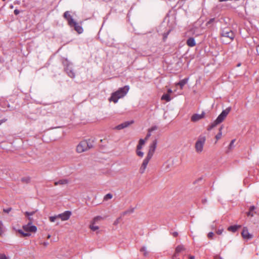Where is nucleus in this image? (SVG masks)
<instances>
[{
	"mask_svg": "<svg viewBox=\"0 0 259 259\" xmlns=\"http://www.w3.org/2000/svg\"><path fill=\"white\" fill-rule=\"evenodd\" d=\"M231 110V108L229 107L225 110L222 111L221 114L218 116L217 119L207 127V130L210 131L216 126L218 124L221 123L223 121L227 115L229 114Z\"/></svg>",
	"mask_w": 259,
	"mask_h": 259,
	"instance_id": "obj_1",
	"label": "nucleus"
},
{
	"mask_svg": "<svg viewBox=\"0 0 259 259\" xmlns=\"http://www.w3.org/2000/svg\"><path fill=\"white\" fill-rule=\"evenodd\" d=\"M129 89L128 85L119 88L117 91L112 94L110 100L114 103H117L119 98L123 97L127 94Z\"/></svg>",
	"mask_w": 259,
	"mask_h": 259,
	"instance_id": "obj_2",
	"label": "nucleus"
},
{
	"mask_svg": "<svg viewBox=\"0 0 259 259\" xmlns=\"http://www.w3.org/2000/svg\"><path fill=\"white\" fill-rule=\"evenodd\" d=\"M64 17L68 21V24L70 27H73L75 30L78 33H81L83 32V29L80 25L77 23L72 18L70 14V12L66 11L64 13Z\"/></svg>",
	"mask_w": 259,
	"mask_h": 259,
	"instance_id": "obj_3",
	"label": "nucleus"
},
{
	"mask_svg": "<svg viewBox=\"0 0 259 259\" xmlns=\"http://www.w3.org/2000/svg\"><path fill=\"white\" fill-rule=\"evenodd\" d=\"M93 142L94 140L91 139L81 141L76 147V151L78 153H82L92 148L93 147Z\"/></svg>",
	"mask_w": 259,
	"mask_h": 259,
	"instance_id": "obj_4",
	"label": "nucleus"
},
{
	"mask_svg": "<svg viewBox=\"0 0 259 259\" xmlns=\"http://www.w3.org/2000/svg\"><path fill=\"white\" fill-rule=\"evenodd\" d=\"M234 37V34L229 28H226L221 32V40L224 44L229 43Z\"/></svg>",
	"mask_w": 259,
	"mask_h": 259,
	"instance_id": "obj_5",
	"label": "nucleus"
},
{
	"mask_svg": "<svg viewBox=\"0 0 259 259\" xmlns=\"http://www.w3.org/2000/svg\"><path fill=\"white\" fill-rule=\"evenodd\" d=\"M62 64L64 69L67 74L71 78H74L75 73L72 68V63L70 62L67 58H62Z\"/></svg>",
	"mask_w": 259,
	"mask_h": 259,
	"instance_id": "obj_6",
	"label": "nucleus"
},
{
	"mask_svg": "<svg viewBox=\"0 0 259 259\" xmlns=\"http://www.w3.org/2000/svg\"><path fill=\"white\" fill-rule=\"evenodd\" d=\"M205 141L206 138L205 136L200 135L198 137L195 145V150L197 153H200L202 151Z\"/></svg>",
	"mask_w": 259,
	"mask_h": 259,
	"instance_id": "obj_7",
	"label": "nucleus"
},
{
	"mask_svg": "<svg viewBox=\"0 0 259 259\" xmlns=\"http://www.w3.org/2000/svg\"><path fill=\"white\" fill-rule=\"evenodd\" d=\"M29 222L27 225H24L23 229L26 231L28 232H35L37 230V228L35 226L32 225V219L29 218Z\"/></svg>",
	"mask_w": 259,
	"mask_h": 259,
	"instance_id": "obj_8",
	"label": "nucleus"
},
{
	"mask_svg": "<svg viewBox=\"0 0 259 259\" xmlns=\"http://www.w3.org/2000/svg\"><path fill=\"white\" fill-rule=\"evenodd\" d=\"M71 215V212L69 210H67L64 211L63 213L59 214L57 215L58 218L61 219L62 221H67L68 220Z\"/></svg>",
	"mask_w": 259,
	"mask_h": 259,
	"instance_id": "obj_9",
	"label": "nucleus"
},
{
	"mask_svg": "<svg viewBox=\"0 0 259 259\" xmlns=\"http://www.w3.org/2000/svg\"><path fill=\"white\" fill-rule=\"evenodd\" d=\"M185 249V247L183 245H178L176 248L175 253L172 256V259H180L179 257V253Z\"/></svg>",
	"mask_w": 259,
	"mask_h": 259,
	"instance_id": "obj_10",
	"label": "nucleus"
},
{
	"mask_svg": "<svg viewBox=\"0 0 259 259\" xmlns=\"http://www.w3.org/2000/svg\"><path fill=\"white\" fill-rule=\"evenodd\" d=\"M205 116V112L203 111L201 114H194L191 118V120L193 122H196L198 120L203 118Z\"/></svg>",
	"mask_w": 259,
	"mask_h": 259,
	"instance_id": "obj_11",
	"label": "nucleus"
},
{
	"mask_svg": "<svg viewBox=\"0 0 259 259\" xmlns=\"http://www.w3.org/2000/svg\"><path fill=\"white\" fill-rule=\"evenodd\" d=\"M151 158H148V157H146V158L144 159L143 163L142 164V165L140 168V172L141 174H143L144 172L145 169L146 168V167L149 163V161Z\"/></svg>",
	"mask_w": 259,
	"mask_h": 259,
	"instance_id": "obj_12",
	"label": "nucleus"
},
{
	"mask_svg": "<svg viewBox=\"0 0 259 259\" xmlns=\"http://www.w3.org/2000/svg\"><path fill=\"white\" fill-rule=\"evenodd\" d=\"M134 122L133 120L132 121H125L121 124H119V125L115 126V128L118 130H120L122 129H123L127 126H128L132 124Z\"/></svg>",
	"mask_w": 259,
	"mask_h": 259,
	"instance_id": "obj_13",
	"label": "nucleus"
},
{
	"mask_svg": "<svg viewBox=\"0 0 259 259\" xmlns=\"http://www.w3.org/2000/svg\"><path fill=\"white\" fill-rule=\"evenodd\" d=\"M241 235L244 239H250L252 238V235L248 232V229L246 227H244L243 228L241 232Z\"/></svg>",
	"mask_w": 259,
	"mask_h": 259,
	"instance_id": "obj_14",
	"label": "nucleus"
},
{
	"mask_svg": "<svg viewBox=\"0 0 259 259\" xmlns=\"http://www.w3.org/2000/svg\"><path fill=\"white\" fill-rule=\"evenodd\" d=\"M256 207L254 205L250 206L249 208L248 211L246 212V215L247 217H253L256 213L255 211Z\"/></svg>",
	"mask_w": 259,
	"mask_h": 259,
	"instance_id": "obj_15",
	"label": "nucleus"
},
{
	"mask_svg": "<svg viewBox=\"0 0 259 259\" xmlns=\"http://www.w3.org/2000/svg\"><path fill=\"white\" fill-rule=\"evenodd\" d=\"M241 227V225H235L229 226L227 230L230 232L235 233L239 228Z\"/></svg>",
	"mask_w": 259,
	"mask_h": 259,
	"instance_id": "obj_16",
	"label": "nucleus"
},
{
	"mask_svg": "<svg viewBox=\"0 0 259 259\" xmlns=\"http://www.w3.org/2000/svg\"><path fill=\"white\" fill-rule=\"evenodd\" d=\"M69 183V181L67 179H61L58 181H56L54 182V185L55 186L57 185H63L67 184Z\"/></svg>",
	"mask_w": 259,
	"mask_h": 259,
	"instance_id": "obj_17",
	"label": "nucleus"
},
{
	"mask_svg": "<svg viewBox=\"0 0 259 259\" xmlns=\"http://www.w3.org/2000/svg\"><path fill=\"white\" fill-rule=\"evenodd\" d=\"M187 44L190 47H194L195 45V41L194 39L192 37L189 38L187 41Z\"/></svg>",
	"mask_w": 259,
	"mask_h": 259,
	"instance_id": "obj_18",
	"label": "nucleus"
},
{
	"mask_svg": "<svg viewBox=\"0 0 259 259\" xmlns=\"http://www.w3.org/2000/svg\"><path fill=\"white\" fill-rule=\"evenodd\" d=\"M145 143V140L140 139L139 143L137 146V149L141 150L142 148L143 145H144Z\"/></svg>",
	"mask_w": 259,
	"mask_h": 259,
	"instance_id": "obj_19",
	"label": "nucleus"
},
{
	"mask_svg": "<svg viewBox=\"0 0 259 259\" xmlns=\"http://www.w3.org/2000/svg\"><path fill=\"white\" fill-rule=\"evenodd\" d=\"M161 99L162 100H165L166 102H169L171 100V98L168 94H164L162 96Z\"/></svg>",
	"mask_w": 259,
	"mask_h": 259,
	"instance_id": "obj_20",
	"label": "nucleus"
},
{
	"mask_svg": "<svg viewBox=\"0 0 259 259\" xmlns=\"http://www.w3.org/2000/svg\"><path fill=\"white\" fill-rule=\"evenodd\" d=\"M188 80V78H185L181 80L179 82V85L180 86L181 88L182 89L185 84H186Z\"/></svg>",
	"mask_w": 259,
	"mask_h": 259,
	"instance_id": "obj_21",
	"label": "nucleus"
},
{
	"mask_svg": "<svg viewBox=\"0 0 259 259\" xmlns=\"http://www.w3.org/2000/svg\"><path fill=\"white\" fill-rule=\"evenodd\" d=\"M141 252L143 253V254L145 256L147 257L149 255V252L147 250V248L145 246H143L140 249Z\"/></svg>",
	"mask_w": 259,
	"mask_h": 259,
	"instance_id": "obj_22",
	"label": "nucleus"
},
{
	"mask_svg": "<svg viewBox=\"0 0 259 259\" xmlns=\"http://www.w3.org/2000/svg\"><path fill=\"white\" fill-rule=\"evenodd\" d=\"M155 151V149H153L151 148H149L148 154L146 156L151 159L152 157L153 156L154 153Z\"/></svg>",
	"mask_w": 259,
	"mask_h": 259,
	"instance_id": "obj_23",
	"label": "nucleus"
},
{
	"mask_svg": "<svg viewBox=\"0 0 259 259\" xmlns=\"http://www.w3.org/2000/svg\"><path fill=\"white\" fill-rule=\"evenodd\" d=\"M21 182L23 183L28 184L30 182V178L29 177H25L22 178Z\"/></svg>",
	"mask_w": 259,
	"mask_h": 259,
	"instance_id": "obj_24",
	"label": "nucleus"
},
{
	"mask_svg": "<svg viewBox=\"0 0 259 259\" xmlns=\"http://www.w3.org/2000/svg\"><path fill=\"white\" fill-rule=\"evenodd\" d=\"M134 211V208H131L130 209L123 212L121 215L123 216V215H125L127 214H130L133 213Z\"/></svg>",
	"mask_w": 259,
	"mask_h": 259,
	"instance_id": "obj_25",
	"label": "nucleus"
},
{
	"mask_svg": "<svg viewBox=\"0 0 259 259\" xmlns=\"http://www.w3.org/2000/svg\"><path fill=\"white\" fill-rule=\"evenodd\" d=\"M222 129H223L222 126H221L219 128V132L217 134V135L215 136V139L217 140H219V139H221V138L222 137Z\"/></svg>",
	"mask_w": 259,
	"mask_h": 259,
	"instance_id": "obj_26",
	"label": "nucleus"
},
{
	"mask_svg": "<svg viewBox=\"0 0 259 259\" xmlns=\"http://www.w3.org/2000/svg\"><path fill=\"white\" fill-rule=\"evenodd\" d=\"M157 144V140L155 139L153 141L152 143L150 145L149 148H151L155 150L156 148Z\"/></svg>",
	"mask_w": 259,
	"mask_h": 259,
	"instance_id": "obj_27",
	"label": "nucleus"
},
{
	"mask_svg": "<svg viewBox=\"0 0 259 259\" xmlns=\"http://www.w3.org/2000/svg\"><path fill=\"white\" fill-rule=\"evenodd\" d=\"M103 219V218L101 216H97L94 218L92 222H93V224H96L97 222H98L99 221H101Z\"/></svg>",
	"mask_w": 259,
	"mask_h": 259,
	"instance_id": "obj_28",
	"label": "nucleus"
},
{
	"mask_svg": "<svg viewBox=\"0 0 259 259\" xmlns=\"http://www.w3.org/2000/svg\"><path fill=\"white\" fill-rule=\"evenodd\" d=\"M94 224H93V222H92L90 226V229L93 231H95L99 229V227L97 226H94Z\"/></svg>",
	"mask_w": 259,
	"mask_h": 259,
	"instance_id": "obj_29",
	"label": "nucleus"
},
{
	"mask_svg": "<svg viewBox=\"0 0 259 259\" xmlns=\"http://www.w3.org/2000/svg\"><path fill=\"white\" fill-rule=\"evenodd\" d=\"M112 195L110 193H108L107 194H106L104 197V200H108L109 199H110L112 198Z\"/></svg>",
	"mask_w": 259,
	"mask_h": 259,
	"instance_id": "obj_30",
	"label": "nucleus"
},
{
	"mask_svg": "<svg viewBox=\"0 0 259 259\" xmlns=\"http://www.w3.org/2000/svg\"><path fill=\"white\" fill-rule=\"evenodd\" d=\"M35 213V211H31V212H28V211H26L24 214L25 215L26 217H27L29 219V218H31L30 216L33 215Z\"/></svg>",
	"mask_w": 259,
	"mask_h": 259,
	"instance_id": "obj_31",
	"label": "nucleus"
},
{
	"mask_svg": "<svg viewBox=\"0 0 259 259\" xmlns=\"http://www.w3.org/2000/svg\"><path fill=\"white\" fill-rule=\"evenodd\" d=\"M215 22L214 18L210 19L206 23V25L209 27L212 24H213Z\"/></svg>",
	"mask_w": 259,
	"mask_h": 259,
	"instance_id": "obj_32",
	"label": "nucleus"
},
{
	"mask_svg": "<svg viewBox=\"0 0 259 259\" xmlns=\"http://www.w3.org/2000/svg\"><path fill=\"white\" fill-rule=\"evenodd\" d=\"M235 142V139H233V140H232L231 141V142H230V144L229 145V147H228V148L230 150L232 149L233 148V147H234V144Z\"/></svg>",
	"mask_w": 259,
	"mask_h": 259,
	"instance_id": "obj_33",
	"label": "nucleus"
},
{
	"mask_svg": "<svg viewBox=\"0 0 259 259\" xmlns=\"http://www.w3.org/2000/svg\"><path fill=\"white\" fill-rule=\"evenodd\" d=\"M57 218H58V217H57V215L51 216L49 218V220L51 222H54Z\"/></svg>",
	"mask_w": 259,
	"mask_h": 259,
	"instance_id": "obj_34",
	"label": "nucleus"
},
{
	"mask_svg": "<svg viewBox=\"0 0 259 259\" xmlns=\"http://www.w3.org/2000/svg\"><path fill=\"white\" fill-rule=\"evenodd\" d=\"M136 153L138 156L142 157L144 155V153L140 151V150L137 149Z\"/></svg>",
	"mask_w": 259,
	"mask_h": 259,
	"instance_id": "obj_35",
	"label": "nucleus"
},
{
	"mask_svg": "<svg viewBox=\"0 0 259 259\" xmlns=\"http://www.w3.org/2000/svg\"><path fill=\"white\" fill-rule=\"evenodd\" d=\"M158 129V127L156 125H154L152 126L150 128H149V133H151L152 132L157 130Z\"/></svg>",
	"mask_w": 259,
	"mask_h": 259,
	"instance_id": "obj_36",
	"label": "nucleus"
},
{
	"mask_svg": "<svg viewBox=\"0 0 259 259\" xmlns=\"http://www.w3.org/2000/svg\"><path fill=\"white\" fill-rule=\"evenodd\" d=\"M4 233L3 224L2 221H0V235Z\"/></svg>",
	"mask_w": 259,
	"mask_h": 259,
	"instance_id": "obj_37",
	"label": "nucleus"
},
{
	"mask_svg": "<svg viewBox=\"0 0 259 259\" xmlns=\"http://www.w3.org/2000/svg\"><path fill=\"white\" fill-rule=\"evenodd\" d=\"M121 220V217H120L119 218H118L114 222V225H117L120 221V220Z\"/></svg>",
	"mask_w": 259,
	"mask_h": 259,
	"instance_id": "obj_38",
	"label": "nucleus"
},
{
	"mask_svg": "<svg viewBox=\"0 0 259 259\" xmlns=\"http://www.w3.org/2000/svg\"><path fill=\"white\" fill-rule=\"evenodd\" d=\"M11 210H12V208L11 207H8V208H7L3 209V211L6 212V213H8L9 212L11 211Z\"/></svg>",
	"mask_w": 259,
	"mask_h": 259,
	"instance_id": "obj_39",
	"label": "nucleus"
},
{
	"mask_svg": "<svg viewBox=\"0 0 259 259\" xmlns=\"http://www.w3.org/2000/svg\"><path fill=\"white\" fill-rule=\"evenodd\" d=\"M224 231V229L223 228H221V229H218L217 231H216V233L218 234V235H221L223 233Z\"/></svg>",
	"mask_w": 259,
	"mask_h": 259,
	"instance_id": "obj_40",
	"label": "nucleus"
},
{
	"mask_svg": "<svg viewBox=\"0 0 259 259\" xmlns=\"http://www.w3.org/2000/svg\"><path fill=\"white\" fill-rule=\"evenodd\" d=\"M214 234L212 232H209L208 235H207V237L209 239H211L213 236Z\"/></svg>",
	"mask_w": 259,
	"mask_h": 259,
	"instance_id": "obj_41",
	"label": "nucleus"
},
{
	"mask_svg": "<svg viewBox=\"0 0 259 259\" xmlns=\"http://www.w3.org/2000/svg\"><path fill=\"white\" fill-rule=\"evenodd\" d=\"M0 259H7V257L5 254L0 253Z\"/></svg>",
	"mask_w": 259,
	"mask_h": 259,
	"instance_id": "obj_42",
	"label": "nucleus"
},
{
	"mask_svg": "<svg viewBox=\"0 0 259 259\" xmlns=\"http://www.w3.org/2000/svg\"><path fill=\"white\" fill-rule=\"evenodd\" d=\"M30 236V234L29 233H24V232H23V234L22 235V236L23 237H28V236Z\"/></svg>",
	"mask_w": 259,
	"mask_h": 259,
	"instance_id": "obj_43",
	"label": "nucleus"
},
{
	"mask_svg": "<svg viewBox=\"0 0 259 259\" xmlns=\"http://www.w3.org/2000/svg\"><path fill=\"white\" fill-rule=\"evenodd\" d=\"M170 31H168L166 33H164L163 34V39L164 40H165V39L166 38L169 32Z\"/></svg>",
	"mask_w": 259,
	"mask_h": 259,
	"instance_id": "obj_44",
	"label": "nucleus"
},
{
	"mask_svg": "<svg viewBox=\"0 0 259 259\" xmlns=\"http://www.w3.org/2000/svg\"><path fill=\"white\" fill-rule=\"evenodd\" d=\"M150 136H151V133H149V132H148V133H147V135H146V137H145V139H144V140H145V141H146V140H147L148 139V138H149Z\"/></svg>",
	"mask_w": 259,
	"mask_h": 259,
	"instance_id": "obj_45",
	"label": "nucleus"
},
{
	"mask_svg": "<svg viewBox=\"0 0 259 259\" xmlns=\"http://www.w3.org/2000/svg\"><path fill=\"white\" fill-rule=\"evenodd\" d=\"M14 13L16 15H17L19 14L20 11L16 9L14 10Z\"/></svg>",
	"mask_w": 259,
	"mask_h": 259,
	"instance_id": "obj_46",
	"label": "nucleus"
},
{
	"mask_svg": "<svg viewBox=\"0 0 259 259\" xmlns=\"http://www.w3.org/2000/svg\"><path fill=\"white\" fill-rule=\"evenodd\" d=\"M6 121H7V119H6V118H3V119H2L0 120V125H1L2 123H4V122H6Z\"/></svg>",
	"mask_w": 259,
	"mask_h": 259,
	"instance_id": "obj_47",
	"label": "nucleus"
},
{
	"mask_svg": "<svg viewBox=\"0 0 259 259\" xmlns=\"http://www.w3.org/2000/svg\"><path fill=\"white\" fill-rule=\"evenodd\" d=\"M172 235H173L174 237H176L178 236V233L177 232H173L172 233Z\"/></svg>",
	"mask_w": 259,
	"mask_h": 259,
	"instance_id": "obj_48",
	"label": "nucleus"
},
{
	"mask_svg": "<svg viewBox=\"0 0 259 259\" xmlns=\"http://www.w3.org/2000/svg\"><path fill=\"white\" fill-rule=\"evenodd\" d=\"M5 61L4 59L2 57H0V63H2Z\"/></svg>",
	"mask_w": 259,
	"mask_h": 259,
	"instance_id": "obj_49",
	"label": "nucleus"
},
{
	"mask_svg": "<svg viewBox=\"0 0 259 259\" xmlns=\"http://www.w3.org/2000/svg\"><path fill=\"white\" fill-rule=\"evenodd\" d=\"M206 202H207V200H206V199H203L202 200V203L203 204H205V203H206Z\"/></svg>",
	"mask_w": 259,
	"mask_h": 259,
	"instance_id": "obj_50",
	"label": "nucleus"
},
{
	"mask_svg": "<svg viewBox=\"0 0 259 259\" xmlns=\"http://www.w3.org/2000/svg\"><path fill=\"white\" fill-rule=\"evenodd\" d=\"M18 232L19 233H20L21 235H22L23 231L22 230H18Z\"/></svg>",
	"mask_w": 259,
	"mask_h": 259,
	"instance_id": "obj_51",
	"label": "nucleus"
},
{
	"mask_svg": "<svg viewBox=\"0 0 259 259\" xmlns=\"http://www.w3.org/2000/svg\"><path fill=\"white\" fill-rule=\"evenodd\" d=\"M169 168V166L168 164L166 165L165 170H168Z\"/></svg>",
	"mask_w": 259,
	"mask_h": 259,
	"instance_id": "obj_52",
	"label": "nucleus"
},
{
	"mask_svg": "<svg viewBox=\"0 0 259 259\" xmlns=\"http://www.w3.org/2000/svg\"><path fill=\"white\" fill-rule=\"evenodd\" d=\"M189 259H194V256L190 255V256H189Z\"/></svg>",
	"mask_w": 259,
	"mask_h": 259,
	"instance_id": "obj_53",
	"label": "nucleus"
},
{
	"mask_svg": "<svg viewBox=\"0 0 259 259\" xmlns=\"http://www.w3.org/2000/svg\"><path fill=\"white\" fill-rule=\"evenodd\" d=\"M172 93V90L171 89H168L167 94H169V93Z\"/></svg>",
	"mask_w": 259,
	"mask_h": 259,
	"instance_id": "obj_54",
	"label": "nucleus"
},
{
	"mask_svg": "<svg viewBox=\"0 0 259 259\" xmlns=\"http://www.w3.org/2000/svg\"><path fill=\"white\" fill-rule=\"evenodd\" d=\"M255 52H256L257 54L259 55V50H255Z\"/></svg>",
	"mask_w": 259,
	"mask_h": 259,
	"instance_id": "obj_55",
	"label": "nucleus"
},
{
	"mask_svg": "<svg viewBox=\"0 0 259 259\" xmlns=\"http://www.w3.org/2000/svg\"><path fill=\"white\" fill-rule=\"evenodd\" d=\"M4 50L6 51V52H4L3 53L4 55H5L7 53L6 52L9 51V50Z\"/></svg>",
	"mask_w": 259,
	"mask_h": 259,
	"instance_id": "obj_56",
	"label": "nucleus"
},
{
	"mask_svg": "<svg viewBox=\"0 0 259 259\" xmlns=\"http://www.w3.org/2000/svg\"><path fill=\"white\" fill-rule=\"evenodd\" d=\"M240 65H241V63H238V64L237 65V67H239Z\"/></svg>",
	"mask_w": 259,
	"mask_h": 259,
	"instance_id": "obj_57",
	"label": "nucleus"
},
{
	"mask_svg": "<svg viewBox=\"0 0 259 259\" xmlns=\"http://www.w3.org/2000/svg\"><path fill=\"white\" fill-rule=\"evenodd\" d=\"M48 244V243L47 242H44V245H47Z\"/></svg>",
	"mask_w": 259,
	"mask_h": 259,
	"instance_id": "obj_58",
	"label": "nucleus"
},
{
	"mask_svg": "<svg viewBox=\"0 0 259 259\" xmlns=\"http://www.w3.org/2000/svg\"><path fill=\"white\" fill-rule=\"evenodd\" d=\"M3 1H5L6 0H3Z\"/></svg>",
	"mask_w": 259,
	"mask_h": 259,
	"instance_id": "obj_59",
	"label": "nucleus"
}]
</instances>
